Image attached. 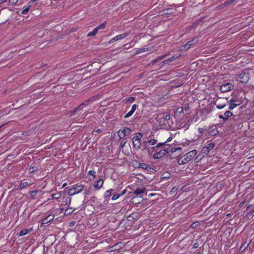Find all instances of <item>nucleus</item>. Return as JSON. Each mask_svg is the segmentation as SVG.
Masks as SVG:
<instances>
[{"label": "nucleus", "instance_id": "nucleus-49", "mask_svg": "<svg viewBox=\"0 0 254 254\" xmlns=\"http://www.w3.org/2000/svg\"><path fill=\"white\" fill-rule=\"evenodd\" d=\"M126 142L122 141L121 142V144H120L121 147L123 148L125 146V144H126Z\"/></svg>", "mask_w": 254, "mask_h": 254}, {"label": "nucleus", "instance_id": "nucleus-19", "mask_svg": "<svg viewBox=\"0 0 254 254\" xmlns=\"http://www.w3.org/2000/svg\"><path fill=\"white\" fill-rule=\"evenodd\" d=\"M113 190H114L113 189H110V190H106L104 194V198L106 199H107L108 198H109Z\"/></svg>", "mask_w": 254, "mask_h": 254}, {"label": "nucleus", "instance_id": "nucleus-20", "mask_svg": "<svg viewBox=\"0 0 254 254\" xmlns=\"http://www.w3.org/2000/svg\"><path fill=\"white\" fill-rule=\"evenodd\" d=\"M148 51V48L146 47H144L142 48H138L136 49L135 53L136 54H140L143 53L144 52H146Z\"/></svg>", "mask_w": 254, "mask_h": 254}, {"label": "nucleus", "instance_id": "nucleus-5", "mask_svg": "<svg viewBox=\"0 0 254 254\" xmlns=\"http://www.w3.org/2000/svg\"><path fill=\"white\" fill-rule=\"evenodd\" d=\"M150 146L147 144L146 142H142V150L146 151L148 155H151L153 153L157 152V147Z\"/></svg>", "mask_w": 254, "mask_h": 254}, {"label": "nucleus", "instance_id": "nucleus-9", "mask_svg": "<svg viewBox=\"0 0 254 254\" xmlns=\"http://www.w3.org/2000/svg\"><path fill=\"white\" fill-rule=\"evenodd\" d=\"M105 28V23H102L101 24H100L98 26H97L95 28H94L92 31L88 33L87 36H88V37L94 36L97 34V33L100 29H104Z\"/></svg>", "mask_w": 254, "mask_h": 254}, {"label": "nucleus", "instance_id": "nucleus-37", "mask_svg": "<svg viewBox=\"0 0 254 254\" xmlns=\"http://www.w3.org/2000/svg\"><path fill=\"white\" fill-rule=\"evenodd\" d=\"M18 0H9V3L11 5H14L18 2Z\"/></svg>", "mask_w": 254, "mask_h": 254}, {"label": "nucleus", "instance_id": "nucleus-39", "mask_svg": "<svg viewBox=\"0 0 254 254\" xmlns=\"http://www.w3.org/2000/svg\"><path fill=\"white\" fill-rule=\"evenodd\" d=\"M199 224V223L197 222H194L191 224V227L192 228L196 227Z\"/></svg>", "mask_w": 254, "mask_h": 254}, {"label": "nucleus", "instance_id": "nucleus-38", "mask_svg": "<svg viewBox=\"0 0 254 254\" xmlns=\"http://www.w3.org/2000/svg\"><path fill=\"white\" fill-rule=\"evenodd\" d=\"M74 211V209H72L71 208H69L68 209H66L65 210V212H66L67 214H70L72 213Z\"/></svg>", "mask_w": 254, "mask_h": 254}, {"label": "nucleus", "instance_id": "nucleus-24", "mask_svg": "<svg viewBox=\"0 0 254 254\" xmlns=\"http://www.w3.org/2000/svg\"><path fill=\"white\" fill-rule=\"evenodd\" d=\"M240 105L239 103H233L229 105V109L232 110Z\"/></svg>", "mask_w": 254, "mask_h": 254}, {"label": "nucleus", "instance_id": "nucleus-32", "mask_svg": "<svg viewBox=\"0 0 254 254\" xmlns=\"http://www.w3.org/2000/svg\"><path fill=\"white\" fill-rule=\"evenodd\" d=\"M37 190H32L29 191V193L31 196H34L37 194Z\"/></svg>", "mask_w": 254, "mask_h": 254}, {"label": "nucleus", "instance_id": "nucleus-27", "mask_svg": "<svg viewBox=\"0 0 254 254\" xmlns=\"http://www.w3.org/2000/svg\"><path fill=\"white\" fill-rule=\"evenodd\" d=\"M139 167L148 170L150 168V166L145 163H141L139 165Z\"/></svg>", "mask_w": 254, "mask_h": 254}, {"label": "nucleus", "instance_id": "nucleus-8", "mask_svg": "<svg viewBox=\"0 0 254 254\" xmlns=\"http://www.w3.org/2000/svg\"><path fill=\"white\" fill-rule=\"evenodd\" d=\"M169 151L168 150V149H164L162 150L159 151V152L154 154L153 155V158L154 159H157L159 158H161L162 157L164 156L166 154H167Z\"/></svg>", "mask_w": 254, "mask_h": 254}, {"label": "nucleus", "instance_id": "nucleus-7", "mask_svg": "<svg viewBox=\"0 0 254 254\" xmlns=\"http://www.w3.org/2000/svg\"><path fill=\"white\" fill-rule=\"evenodd\" d=\"M129 32H126L125 33L118 35L114 37L112 39H111L108 42V43H109V44H111V43H113L114 42H115V41H117L118 40H122V39L125 38L126 37H127V36H128L129 35Z\"/></svg>", "mask_w": 254, "mask_h": 254}, {"label": "nucleus", "instance_id": "nucleus-23", "mask_svg": "<svg viewBox=\"0 0 254 254\" xmlns=\"http://www.w3.org/2000/svg\"><path fill=\"white\" fill-rule=\"evenodd\" d=\"M32 231V229H24L21 230L19 233V236H23L26 234H27L29 232Z\"/></svg>", "mask_w": 254, "mask_h": 254}, {"label": "nucleus", "instance_id": "nucleus-36", "mask_svg": "<svg viewBox=\"0 0 254 254\" xmlns=\"http://www.w3.org/2000/svg\"><path fill=\"white\" fill-rule=\"evenodd\" d=\"M124 129H125V132L127 134V135L130 134L131 130H130V129L129 128L126 127V128H125Z\"/></svg>", "mask_w": 254, "mask_h": 254}, {"label": "nucleus", "instance_id": "nucleus-6", "mask_svg": "<svg viewBox=\"0 0 254 254\" xmlns=\"http://www.w3.org/2000/svg\"><path fill=\"white\" fill-rule=\"evenodd\" d=\"M215 146L214 142H211L206 144L202 149L201 152L203 154H207Z\"/></svg>", "mask_w": 254, "mask_h": 254}, {"label": "nucleus", "instance_id": "nucleus-50", "mask_svg": "<svg viewBox=\"0 0 254 254\" xmlns=\"http://www.w3.org/2000/svg\"><path fill=\"white\" fill-rule=\"evenodd\" d=\"M198 247V245L197 243H194L193 245V248L194 249L197 248Z\"/></svg>", "mask_w": 254, "mask_h": 254}, {"label": "nucleus", "instance_id": "nucleus-31", "mask_svg": "<svg viewBox=\"0 0 254 254\" xmlns=\"http://www.w3.org/2000/svg\"><path fill=\"white\" fill-rule=\"evenodd\" d=\"M225 106H226L225 104H216V107L218 109H222L224 108Z\"/></svg>", "mask_w": 254, "mask_h": 254}, {"label": "nucleus", "instance_id": "nucleus-11", "mask_svg": "<svg viewBox=\"0 0 254 254\" xmlns=\"http://www.w3.org/2000/svg\"><path fill=\"white\" fill-rule=\"evenodd\" d=\"M104 181L102 179L100 178L96 181L93 184V187L97 190L100 189L103 185Z\"/></svg>", "mask_w": 254, "mask_h": 254}, {"label": "nucleus", "instance_id": "nucleus-10", "mask_svg": "<svg viewBox=\"0 0 254 254\" xmlns=\"http://www.w3.org/2000/svg\"><path fill=\"white\" fill-rule=\"evenodd\" d=\"M232 85L231 83H227L221 86L220 90L222 92H226L231 90Z\"/></svg>", "mask_w": 254, "mask_h": 254}, {"label": "nucleus", "instance_id": "nucleus-26", "mask_svg": "<svg viewBox=\"0 0 254 254\" xmlns=\"http://www.w3.org/2000/svg\"><path fill=\"white\" fill-rule=\"evenodd\" d=\"M30 6H31V5H29L28 6H27L26 7H24V8L21 11V14H26L28 13Z\"/></svg>", "mask_w": 254, "mask_h": 254}, {"label": "nucleus", "instance_id": "nucleus-30", "mask_svg": "<svg viewBox=\"0 0 254 254\" xmlns=\"http://www.w3.org/2000/svg\"><path fill=\"white\" fill-rule=\"evenodd\" d=\"M133 112L132 111H129L127 113L125 116H124V118L125 119H127L129 117H130L132 114H133Z\"/></svg>", "mask_w": 254, "mask_h": 254}, {"label": "nucleus", "instance_id": "nucleus-42", "mask_svg": "<svg viewBox=\"0 0 254 254\" xmlns=\"http://www.w3.org/2000/svg\"><path fill=\"white\" fill-rule=\"evenodd\" d=\"M237 101L236 100L234 99H231L229 102V105L233 103H236Z\"/></svg>", "mask_w": 254, "mask_h": 254}, {"label": "nucleus", "instance_id": "nucleus-43", "mask_svg": "<svg viewBox=\"0 0 254 254\" xmlns=\"http://www.w3.org/2000/svg\"><path fill=\"white\" fill-rule=\"evenodd\" d=\"M134 97H129L127 99V101L129 102H132L134 101Z\"/></svg>", "mask_w": 254, "mask_h": 254}, {"label": "nucleus", "instance_id": "nucleus-16", "mask_svg": "<svg viewBox=\"0 0 254 254\" xmlns=\"http://www.w3.org/2000/svg\"><path fill=\"white\" fill-rule=\"evenodd\" d=\"M145 191V188H138L134 190L132 193L136 196H139L140 194L144 193Z\"/></svg>", "mask_w": 254, "mask_h": 254}, {"label": "nucleus", "instance_id": "nucleus-54", "mask_svg": "<svg viewBox=\"0 0 254 254\" xmlns=\"http://www.w3.org/2000/svg\"><path fill=\"white\" fill-rule=\"evenodd\" d=\"M170 116H169V115H166V116H165V119H166V120L170 119Z\"/></svg>", "mask_w": 254, "mask_h": 254}, {"label": "nucleus", "instance_id": "nucleus-21", "mask_svg": "<svg viewBox=\"0 0 254 254\" xmlns=\"http://www.w3.org/2000/svg\"><path fill=\"white\" fill-rule=\"evenodd\" d=\"M30 185L28 184L27 182H21L19 185V189L20 190H22L23 189L26 188L27 187H29Z\"/></svg>", "mask_w": 254, "mask_h": 254}, {"label": "nucleus", "instance_id": "nucleus-15", "mask_svg": "<svg viewBox=\"0 0 254 254\" xmlns=\"http://www.w3.org/2000/svg\"><path fill=\"white\" fill-rule=\"evenodd\" d=\"M232 124H234L235 122L238 124V126H240L242 125V119L239 116H234L233 118L231 119Z\"/></svg>", "mask_w": 254, "mask_h": 254}, {"label": "nucleus", "instance_id": "nucleus-45", "mask_svg": "<svg viewBox=\"0 0 254 254\" xmlns=\"http://www.w3.org/2000/svg\"><path fill=\"white\" fill-rule=\"evenodd\" d=\"M127 192V190L126 189L124 190L122 192L120 193V194L121 195V196L123 195L124 194H125Z\"/></svg>", "mask_w": 254, "mask_h": 254}, {"label": "nucleus", "instance_id": "nucleus-22", "mask_svg": "<svg viewBox=\"0 0 254 254\" xmlns=\"http://www.w3.org/2000/svg\"><path fill=\"white\" fill-rule=\"evenodd\" d=\"M118 135L120 138H123L126 135H127V134L125 131V129L124 128L123 129H120L118 132Z\"/></svg>", "mask_w": 254, "mask_h": 254}, {"label": "nucleus", "instance_id": "nucleus-51", "mask_svg": "<svg viewBox=\"0 0 254 254\" xmlns=\"http://www.w3.org/2000/svg\"><path fill=\"white\" fill-rule=\"evenodd\" d=\"M172 137H169L165 142V143L169 142L171 141L172 140Z\"/></svg>", "mask_w": 254, "mask_h": 254}, {"label": "nucleus", "instance_id": "nucleus-18", "mask_svg": "<svg viewBox=\"0 0 254 254\" xmlns=\"http://www.w3.org/2000/svg\"><path fill=\"white\" fill-rule=\"evenodd\" d=\"M143 142H146L147 143V144H149V145L153 146L156 144L157 140L155 139H148L147 140L143 141Z\"/></svg>", "mask_w": 254, "mask_h": 254}, {"label": "nucleus", "instance_id": "nucleus-35", "mask_svg": "<svg viewBox=\"0 0 254 254\" xmlns=\"http://www.w3.org/2000/svg\"><path fill=\"white\" fill-rule=\"evenodd\" d=\"M178 58V57H177H177H175V56L172 57L167 59V62H171L176 60Z\"/></svg>", "mask_w": 254, "mask_h": 254}, {"label": "nucleus", "instance_id": "nucleus-12", "mask_svg": "<svg viewBox=\"0 0 254 254\" xmlns=\"http://www.w3.org/2000/svg\"><path fill=\"white\" fill-rule=\"evenodd\" d=\"M54 215L53 214H49L46 218L42 220V224L44 225L52 221L54 218Z\"/></svg>", "mask_w": 254, "mask_h": 254}, {"label": "nucleus", "instance_id": "nucleus-58", "mask_svg": "<svg viewBox=\"0 0 254 254\" xmlns=\"http://www.w3.org/2000/svg\"><path fill=\"white\" fill-rule=\"evenodd\" d=\"M153 195V193H151L149 194V196H152Z\"/></svg>", "mask_w": 254, "mask_h": 254}, {"label": "nucleus", "instance_id": "nucleus-57", "mask_svg": "<svg viewBox=\"0 0 254 254\" xmlns=\"http://www.w3.org/2000/svg\"><path fill=\"white\" fill-rule=\"evenodd\" d=\"M67 199H68V201H69L68 205H69L70 203V201H71V198H67Z\"/></svg>", "mask_w": 254, "mask_h": 254}, {"label": "nucleus", "instance_id": "nucleus-3", "mask_svg": "<svg viewBox=\"0 0 254 254\" xmlns=\"http://www.w3.org/2000/svg\"><path fill=\"white\" fill-rule=\"evenodd\" d=\"M84 189V186L82 184H76L70 187L68 191L69 195H73L82 192Z\"/></svg>", "mask_w": 254, "mask_h": 254}, {"label": "nucleus", "instance_id": "nucleus-52", "mask_svg": "<svg viewBox=\"0 0 254 254\" xmlns=\"http://www.w3.org/2000/svg\"><path fill=\"white\" fill-rule=\"evenodd\" d=\"M84 194L86 196V195H88L89 194V191H86V190H85L84 192Z\"/></svg>", "mask_w": 254, "mask_h": 254}, {"label": "nucleus", "instance_id": "nucleus-33", "mask_svg": "<svg viewBox=\"0 0 254 254\" xmlns=\"http://www.w3.org/2000/svg\"><path fill=\"white\" fill-rule=\"evenodd\" d=\"M88 174L93 176V177L94 178H95L96 177V172L94 171H93V170L89 171Z\"/></svg>", "mask_w": 254, "mask_h": 254}, {"label": "nucleus", "instance_id": "nucleus-56", "mask_svg": "<svg viewBox=\"0 0 254 254\" xmlns=\"http://www.w3.org/2000/svg\"><path fill=\"white\" fill-rule=\"evenodd\" d=\"M96 131L97 133H100L101 132V130H100V129H97Z\"/></svg>", "mask_w": 254, "mask_h": 254}, {"label": "nucleus", "instance_id": "nucleus-29", "mask_svg": "<svg viewBox=\"0 0 254 254\" xmlns=\"http://www.w3.org/2000/svg\"><path fill=\"white\" fill-rule=\"evenodd\" d=\"M233 116V114L231 112H230V111H227L225 113H224V116H225V117H226L227 119L230 117H232Z\"/></svg>", "mask_w": 254, "mask_h": 254}, {"label": "nucleus", "instance_id": "nucleus-1", "mask_svg": "<svg viewBox=\"0 0 254 254\" xmlns=\"http://www.w3.org/2000/svg\"><path fill=\"white\" fill-rule=\"evenodd\" d=\"M197 151L196 150H192L185 155L178 158V163L179 165H184L189 163L193 159L196 155Z\"/></svg>", "mask_w": 254, "mask_h": 254}, {"label": "nucleus", "instance_id": "nucleus-41", "mask_svg": "<svg viewBox=\"0 0 254 254\" xmlns=\"http://www.w3.org/2000/svg\"><path fill=\"white\" fill-rule=\"evenodd\" d=\"M219 118L220 119H222L223 121H225L228 119L226 117H225V116H223V115H219Z\"/></svg>", "mask_w": 254, "mask_h": 254}, {"label": "nucleus", "instance_id": "nucleus-2", "mask_svg": "<svg viewBox=\"0 0 254 254\" xmlns=\"http://www.w3.org/2000/svg\"><path fill=\"white\" fill-rule=\"evenodd\" d=\"M253 73L252 69H245L239 74L236 75L235 78L237 81L246 83L248 82L251 74Z\"/></svg>", "mask_w": 254, "mask_h": 254}, {"label": "nucleus", "instance_id": "nucleus-28", "mask_svg": "<svg viewBox=\"0 0 254 254\" xmlns=\"http://www.w3.org/2000/svg\"><path fill=\"white\" fill-rule=\"evenodd\" d=\"M184 111V108L183 107H179L176 110V113L179 115H181Z\"/></svg>", "mask_w": 254, "mask_h": 254}, {"label": "nucleus", "instance_id": "nucleus-53", "mask_svg": "<svg viewBox=\"0 0 254 254\" xmlns=\"http://www.w3.org/2000/svg\"><path fill=\"white\" fill-rule=\"evenodd\" d=\"M7 0H0V4L5 2Z\"/></svg>", "mask_w": 254, "mask_h": 254}, {"label": "nucleus", "instance_id": "nucleus-55", "mask_svg": "<svg viewBox=\"0 0 254 254\" xmlns=\"http://www.w3.org/2000/svg\"><path fill=\"white\" fill-rule=\"evenodd\" d=\"M36 0H31L30 2H29V5H31V3H32L33 2H35Z\"/></svg>", "mask_w": 254, "mask_h": 254}, {"label": "nucleus", "instance_id": "nucleus-47", "mask_svg": "<svg viewBox=\"0 0 254 254\" xmlns=\"http://www.w3.org/2000/svg\"><path fill=\"white\" fill-rule=\"evenodd\" d=\"M34 171H35V169L33 167L29 168V171L30 173H32V172H34Z\"/></svg>", "mask_w": 254, "mask_h": 254}, {"label": "nucleus", "instance_id": "nucleus-46", "mask_svg": "<svg viewBox=\"0 0 254 254\" xmlns=\"http://www.w3.org/2000/svg\"><path fill=\"white\" fill-rule=\"evenodd\" d=\"M198 132L200 133H202L203 132V128H199L198 129Z\"/></svg>", "mask_w": 254, "mask_h": 254}, {"label": "nucleus", "instance_id": "nucleus-13", "mask_svg": "<svg viewBox=\"0 0 254 254\" xmlns=\"http://www.w3.org/2000/svg\"><path fill=\"white\" fill-rule=\"evenodd\" d=\"M194 41V39H193L191 41H189L185 45L181 47V50H187L189 49L192 45H193L194 43L193 42Z\"/></svg>", "mask_w": 254, "mask_h": 254}, {"label": "nucleus", "instance_id": "nucleus-17", "mask_svg": "<svg viewBox=\"0 0 254 254\" xmlns=\"http://www.w3.org/2000/svg\"><path fill=\"white\" fill-rule=\"evenodd\" d=\"M209 135L211 136H214L218 133V131L216 127H209Z\"/></svg>", "mask_w": 254, "mask_h": 254}, {"label": "nucleus", "instance_id": "nucleus-14", "mask_svg": "<svg viewBox=\"0 0 254 254\" xmlns=\"http://www.w3.org/2000/svg\"><path fill=\"white\" fill-rule=\"evenodd\" d=\"M88 101H85L81 103L79 106L76 107L74 108V109L71 111L70 113L71 114L75 113L76 112L78 111L79 109H82L84 107L88 105Z\"/></svg>", "mask_w": 254, "mask_h": 254}, {"label": "nucleus", "instance_id": "nucleus-48", "mask_svg": "<svg viewBox=\"0 0 254 254\" xmlns=\"http://www.w3.org/2000/svg\"><path fill=\"white\" fill-rule=\"evenodd\" d=\"M184 110L186 111H187L189 110V105H185Z\"/></svg>", "mask_w": 254, "mask_h": 254}, {"label": "nucleus", "instance_id": "nucleus-34", "mask_svg": "<svg viewBox=\"0 0 254 254\" xmlns=\"http://www.w3.org/2000/svg\"><path fill=\"white\" fill-rule=\"evenodd\" d=\"M120 196L121 195L120 194H115L112 196V199L113 200H115L117 199L118 198H119Z\"/></svg>", "mask_w": 254, "mask_h": 254}, {"label": "nucleus", "instance_id": "nucleus-40", "mask_svg": "<svg viewBox=\"0 0 254 254\" xmlns=\"http://www.w3.org/2000/svg\"><path fill=\"white\" fill-rule=\"evenodd\" d=\"M136 108H137V105L135 104H134L132 106L131 111H132L134 113V111L136 110Z\"/></svg>", "mask_w": 254, "mask_h": 254}, {"label": "nucleus", "instance_id": "nucleus-44", "mask_svg": "<svg viewBox=\"0 0 254 254\" xmlns=\"http://www.w3.org/2000/svg\"><path fill=\"white\" fill-rule=\"evenodd\" d=\"M165 144V142L159 143L155 147H157V149L158 147L164 145Z\"/></svg>", "mask_w": 254, "mask_h": 254}, {"label": "nucleus", "instance_id": "nucleus-4", "mask_svg": "<svg viewBox=\"0 0 254 254\" xmlns=\"http://www.w3.org/2000/svg\"><path fill=\"white\" fill-rule=\"evenodd\" d=\"M143 135L140 133H137L133 137L132 141L133 147L136 149L139 150L142 146V143H141V139Z\"/></svg>", "mask_w": 254, "mask_h": 254}, {"label": "nucleus", "instance_id": "nucleus-25", "mask_svg": "<svg viewBox=\"0 0 254 254\" xmlns=\"http://www.w3.org/2000/svg\"><path fill=\"white\" fill-rule=\"evenodd\" d=\"M52 197L53 199H58L61 197V192H58L57 193L53 194Z\"/></svg>", "mask_w": 254, "mask_h": 254}, {"label": "nucleus", "instance_id": "nucleus-59", "mask_svg": "<svg viewBox=\"0 0 254 254\" xmlns=\"http://www.w3.org/2000/svg\"><path fill=\"white\" fill-rule=\"evenodd\" d=\"M233 1H234L233 0H231V2H233Z\"/></svg>", "mask_w": 254, "mask_h": 254}]
</instances>
